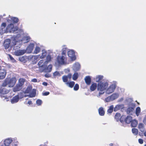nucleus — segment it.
Instances as JSON below:
<instances>
[{
	"label": "nucleus",
	"mask_w": 146,
	"mask_h": 146,
	"mask_svg": "<svg viewBox=\"0 0 146 146\" xmlns=\"http://www.w3.org/2000/svg\"><path fill=\"white\" fill-rule=\"evenodd\" d=\"M11 20L15 23H17L19 20L16 17H12L11 18Z\"/></svg>",
	"instance_id": "nucleus-42"
},
{
	"label": "nucleus",
	"mask_w": 146,
	"mask_h": 146,
	"mask_svg": "<svg viewBox=\"0 0 146 146\" xmlns=\"http://www.w3.org/2000/svg\"><path fill=\"white\" fill-rule=\"evenodd\" d=\"M40 50V49L38 46H36L34 50L33 53L34 54H37L39 53Z\"/></svg>",
	"instance_id": "nucleus-34"
},
{
	"label": "nucleus",
	"mask_w": 146,
	"mask_h": 146,
	"mask_svg": "<svg viewBox=\"0 0 146 146\" xmlns=\"http://www.w3.org/2000/svg\"><path fill=\"white\" fill-rule=\"evenodd\" d=\"M80 68V65L78 62L75 63L73 66V69L74 70L78 71Z\"/></svg>",
	"instance_id": "nucleus-15"
},
{
	"label": "nucleus",
	"mask_w": 146,
	"mask_h": 146,
	"mask_svg": "<svg viewBox=\"0 0 146 146\" xmlns=\"http://www.w3.org/2000/svg\"><path fill=\"white\" fill-rule=\"evenodd\" d=\"M28 104L29 105H31L32 104V102L31 101H29L28 102Z\"/></svg>",
	"instance_id": "nucleus-57"
},
{
	"label": "nucleus",
	"mask_w": 146,
	"mask_h": 146,
	"mask_svg": "<svg viewBox=\"0 0 146 146\" xmlns=\"http://www.w3.org/2000/svg\"><path fill=\"white\" fill-rule=\"evenodd\" d=\"M103 76L102 75H98L95 78L96 81V82H98V83L101 82H104L103 81H100L101 80L103 79Z\"/></svg>",
	"instance_id": "nucleus-20"
},
{
	"label": "nucleus",
	"mask_w": 146,
	"mask_h": 146,
	"mask_svg": "<svg viewBox=\"0 0 146 146\" xmlns=\"http://www.w3.org/2000/svg\"><path fill=\"white\" fill-rule=\"evenodd\" d=\"M131 125L132 127H136L137 124L138 122L137 120L134 119L131 121Z\"/></svg>",
	"instance_id": "nucleus-29"
},
{
	"label": "nucleus",
	"mask_w": 146,
	"mask_h": 146,
	"mask_svg": "<svg viewBox=\"0 0 146 146\" xmlns=\"http://www.w3.org/2000/svg\"><path fill=\"white\" fill-rule=\"evenodd\" d=\"M145 146H146V145H145Z\"/></svg>",
	"instance_id": "nucleus-64"
},
{
	"label": "nucleus",
	"mask_w": 146,
	"mask_h": 146,
	"mask_svg": "<svg viewBox=\"0 0 146 146\" xmlns=\"http://www.w3.org/2000/svg\"><path fill=\"white\" fill-rule=\"evenodd\" d=\"M132 117L130 116H128L125 119V121L127 123H129L132 121Z\"/></svg>",
	"instance_id": "nucleus-28"
},
{
	"label": "nucleus",
	"mask_w": 146,
	"mask_h": 146,
	"mask_svg": "<svg viewBox=\"0 0 146 146\" xmlns=\"http://www.w3.org/2000/svg\"><path fill=\"white\" fill-rule=\"evenodd\" d=\"M6 26V23H3L1 25V30L0 31V33L1 35L8 33L7 31V28L6 29L5 28Z\"/></svg>",
	"instance_id": "nucleus-9"
},
{
	"label": "nucleus",
	"mask_w": 146,
	"mask_h": 146,
	"mask_svg": "<svg viewBox=\"0 0 146 146\" xmlns=\"http://www.w3.org/2000/svg\"><path fill=\"white\" fill-rule=\"evenodd\" d=\"M64 71L66 73H67L70 72V70L68 68L64 70Z\"/></svg>",
	"instance_id": "nucleus-53"
},
{
	"label": "nucleus",
	"mask_w": 146,
	"mask_h": 146,
	"mask_svg": "<svg viewBox=\"0 0 146 146\" xmlns=\"http://www.w3.org/2000/svg\"><path fill=\"white\" fill-rule=\"evenodd\" d=\"M67 48L66 47L63 48L62 49V55H66V52Z\"/></svg>",
	"instance_id": "nucleus-41"
},
{
	"label": "nucleus",
	"mask_w": 146,
	"mask_h": 146,
	"mask_svg": "<svg viewBox=\"0 0 146 146\" xmlns=\"http://www.w3.org/2000/svg\"><path fill=\"white\" fill-rule=\"evenodd\" d=\"M53 75L55 76H61V74L58 72H55L53 73Z\"/></svg>",
	"instance_id": "nucleus-44"
},
{
	"label": "nucleus",
	"mask_w": 146,
	"mask_h": 146,
	"mask_svg": "<svg viewBox=\"0 0 146 146\" xmlns=\"http://www.w3.org/2000/svg\"><path fill=\"white\" fill-rule=\"evenodd\" d=\"M1 97L2 98V99L3 100H6V101H8V100H7L8 99H9V98L7 97V96H1Z\"/></svg>",
	"instance_id": "nucleus-47"
},
{
	"label": "nucleus",
	"mask_w": 146,
	"mask_h": 146,
	"mask_svg": "<svg viewBox=\"0 0 146 146\" xmlns=\"http://www.w3.org/2000/svg\"><path fill=\"white\" fill-rule=\"evenodd\" d=\"M17 27H14V25L12 24H10L8 25L7 27V31L8 32H13L17 30Z\"/></svg>",
	"instance_id": "nucleus-7"
},
{
	"label": "nucleus",
	"mask_w": 146,
	"mask_h": 146,
	"mask_svg": "<svg viewBox=\"0 0 146 146\" xmlns=\"http://www.w3.org/2000/svg\"><path fill=\"white\" fill-rule=\"evenodd\" d=\"M49 92H45L43 94V95L44 96H47V95H49Z\"/></svg>",
	"instance_id": "nucleus-54"
},
{
	"label": "nucleus",
	"mask_w": 146,
	"mask_h": 146,
	"mask_svg": "<svg viewBox=\"0 0 146 146\" xmlns=\"http://www.w3.org/2000/svg\"><path fill=\"white\" fill-rule=\"evenodd\" d=\"M52 66L51 65H49L47 67L45 68L43 72H50L51 71L52 69Z\"/></svg>",
	"instance_id": "nucleus-21"
},
{
	"label": "nucleus",
	"mask_w": 146,
	"mask_h": 146,
	"mask_svg": "<svg viewBox=\"0 0 146 146\" xmlns=\"http://www.w3.org/2000/svg\"><path fill=\"white\" fill-rule=\"evenodd\" d=\"M42 84L45 86H46L47 85V83L46 82H43L42 83Z\"/></svg>",
	"instance_id": "nucleus-56"
},
{
	"label": "nucleus",
	"mask_w": 146,
	"mask_h": 146,
	"mask_svg": "<svg viewBox=\"0 0 146 146\" xmlns=\"http://www.w3.org/2000/svg\"><path fill=\"white\" fill-rule=\"evenodd\" d=\"M11 40L9 39H6L4 42V46L5 49L9 48L10 46Z\"/></svg>",
	"instance_id": "nucleus-11"
},
{
	"label": "nucleus",
	"mask_w": 146,
	"mask_h": 146,
	"mask_svg": "<svg viewBox=\"0 0 146 146\" xmlns=\"http://www.w3.org/2000/svg\"><path fill=\"white\" fill-rule=\"evenodd\" d=\"M20 33L19 34L17 35V36H15L13 40V44L15 42L14 44L13 49L15 50H16L18 48H19L20 47L21 45L20 44L21 43V42H23L24 43H27L29 42L30 39V37L28 36L23 37L22 39H20L21 36V35H22L23 33V30L22 29H19L18 31Z\"/></svg>",
	"instance_id": "nucleus-2"
},
{
	"label": "nucleus",
	"mask_w": 146,
	"mask_h": 146,
	"mask_svg": "<svg viewBox=\"0 0 146 146\" xmlns=\"http://www.w3.org/2000/svg\"><path fill=\"white\" fill-rule=\"evenodd\" d=\"M62 79L64 82H67L68 79L66 76H64L62 77Z\"/></svg>",
	"instance_id": "nucleus-43"
},
{
	"label": "nucleus",
	"mask_w": 146,
	"mask_h": 146,
	"mask_svg": "<svg viewBox=\"0 0 146 146\" xmlns=\"http://www.w3.org/2000/svg\"><path fill=\"white\" fill-rule=\"evenodd\" d=\"M22 88V87L17 84L14 87L13 90L14 92H16L20 91Z\"/></svg>",
	"instance_id": "nucleus-17"
},
{
	"label": "nucleus",
	"mask_w": 146,
	"mask_h": 146,
	"mask_svg": "<svg viewBox=\"0 0 146 146\" xmlns=\"http://www.w3.org/2000/svg\"><path fill=\"white\" fill-rule=\"evenodd\" d=\"M26 52V50H20L15 51L14 52L15 55L17 56H19L23 55Z\"/></svg>",
	"instance_id": "nucleus-10"
},
{
	"label": "nucleus",
	"mask_w": 146,
	"mask_h": 146,
	"mask_svg": "<svg viewBox=\"0 0 146 146\" xmlns=\"http://www.w3.org/2000/svg\"><path fill=\"white\" fill-rule=\"evenodd\" d=\"M9 58L12 61V62H14L15 61V60L14 59V58L10 55H9Z\"/></svg>",
	"instance_id": "nucleus-51"
},
{
	"label": "nucleus",
	"mask_w": 146,
	"mask_h": 146,
	"mask_svg": "<svg viewBox=\"0 0 146 146\" xmlns=\"http://www.w3.org/2000/svg\"><path fill=\"white\" fill-rule=\"evenodd\" d=\"M144 119H146V117H145Z\"/></svg>",
	"instance_id": "nucleus-62"
},
{
	"label": "nucleus",
	"mask_w": 146,
	"mask_h": 146,
	"mask_svg": "<svg viewBox=\"0 0 146 146\" xmlns=\"http://www.w3.org/2000/svg\"><path fill=\"white\" fill-rule=\"evenodd\" d=\"M47 64V61L44 60H41L39 61L38 65L39 66L40 70L41 72H43Z\"/></svg>",
	"instance_id": "nucleus-4"
},
{
	"label": "nucleus",
	"mask_w": 146,
	"mask_h": 146,
	"mask_svg": "<svg viewBox=\"0 0 146 146\" xmlns=\"http://www.w3.org/2000/svg\"><path fill=\"white\" fill-rule=\"evenodd\" d=\"M115 119L117 121H118L120 120V121L122 122V121L121 119V114L119 113H117L115 115Z\"/></svg>",
	"instance_id": "nucleus-25"
},
{
	"label": "nucleus",
	"mask_w": 146,
	"mask_h": 146,
	"mask_svg": "<svg viewBox=\"0 0 146 146\" xmlns=\"http://www.w3.org/2000/svg\"><path fill=\"white\" fill-rule=\"evenodd\" d=\"M113 144L112 143H110V146H112Z\"/></svg>",
	"instance_id": "nucleus-61"
},
{
	"label": "nucleus",
	"mask_w": 146,
	"mask_h": 146,
	"mask_svg": "<svg viewBox=\"0 0 146 146\" xmlns=\"http://www.w3.org/2000/svg\"><path fill=\"white\" fill-rule=\"evenodd\" d=\"M66 76L67 77L68 79L70 80L72 78V74L70 73H69Z\"/></svg>",
	"instance_id": "nucleus-50"
},
{
	"label": "nucleus",
	"mask_w": 146,
	"mask_h": 146,
	"mask_svg": "<svg viewBox=\"0 0 146 146\" xmlns=\"http://www.w3.org/2000/svg\"><path fill=\"white\" fill-rule=\"evenodd\" d=\"M66 84L69 87L72 88L74 86L75 82H67Z\"/></svg>",
	"instance_id": "nucleus-38"
},
{
	"label": "nucleus",
	"mask_w": 146,
	"mask_h": 146,
	"mask_svg": "<svg viewBox=\"0 0 146 146\" xmlns=\"http://www.w3.org/2000/svg\"><path fill=\"white\" fill-rule=\"evenodd\" d=\"M9 91L4 88L0 89V94H5L8 93Z\"/></svg>",
	"instance_id": "nucleus-23"
},
{
	"label": "nucleus",
	"mask_w": 146,
	"mask_h": 146,
	"mask_svg": "<svg viewBox=\"0 0 146 146\" xmlns=\"http://www.w3.org/2000/svg\"><path fill=\"white\" fill-rule=\"evenodd\" d=\"M51 59V57L50 55H48L46 57V61H47V63L48 62L50 61Z\"/></svg>",
	"instance_id": "nucleus-49"
},
{
	"label": "nucleus",
	"mask_w": 146,
	"mask_h": 146,
	"mask_svg": "<svg viewBox=\"0 0 146 146\" xmlns=\"http://www.w3.org/2000/svg\"><path fill=\"white\" fill-rule=\"evenodd\" d=\"M144 135L146 137V131L144 133Z\"/></svg>",
	"instance_id": "nucleus-60"
},
{
	"label": "nucleus",
	"mask_w": 146,
	"mask_h": 146,
	"mask_svg": "<svg viewBox=\"0 0 146 146\" xmlns=\"http://www.w3.org/2000/svg\"><path fill=\"white\" fill-rule=\"evenodd\" d=\"M42 101L40 100H38L36 101V103L38 106L42 104Z\"/></svg>",
	"instance_id": "nucleus-48"
},
{
	"label": "nucleus",
	"mask_w": 146,
	"mask_h": 146,
	"mask_svg": "<svg viewBox=\"0 0 146 146\" xmlns=\"http://www.w3.org/2000/svg\"><path fill=\"white\" fill-rule=\"evenodd\" d=\"M99 113L100 115H104V111L103 108L101 107L99 108L98 110Z\"/></svg>",
	"instance_id": "nucleus-30"
},
{
	"label": "nucleus",
	"mask_w": 146,
	"mask_h": 146,
	"mask_svg": "<svg viewBox=\"0 0 146 146\" xmlns=\"http://www.w3.org/2000/svg\"><path fill=\"white\" fill-rule=\"evenodd\" d=\"M29 95H24V97H26L27 96L29 97Z\"/></svg>",
	"instance_id": "nucleus-59"
},
{
	"label": "nucleus",
	"mask_w": 146,
	"mask_h": 146,
	"mask_svg": "<svg viewBox=\"0 0 146 146\" xmlns=\"http://www.w3.org/2000/svg\"><path fill=\"white\" fill-rule=\"evenodd\" d=\"M57 60L58 63L60 64H66L67 58L66 55H61L58 56Z\"/></svg>",
	"instance_id": "nucleus-5"
},
{
	"label": "nucleus",
	"mask_w": 146,
	"mask_h": 146,
	"mask_svg": "<svg viewBox=\"0 0 146 146\" xmlns=\"http://www.w3.org/2000/svg\"><path fill=\"white\" fill-rule=\"evenodd\" d=\"M36 95V90L33 89L31 93L29 95V96L30 98H32L35 97Z\"/></svg>",
	"instance_id": "nucleus-32"
},
{
	"label": "nucleus",
	"mask_w": 146,
	"mask_h": 146,
	"mask_svg": "<svg viewBox=\"0 0 146 146\" xmlns=\"http://www.w3.org/2000/svg\"><path fill=\"white\" fill-rule=\"evenodd\" d=\"M25 82V79L23 78L20 79L19 80L17 84H19L22 87Z\"/></svg>",
	"instance_id": "nucleus-33"
},
{
	"label": "nucleus",
	"mask_w": 146,
	"mask_h": 146,
	"mask_svg": "<svg viewBox=\"0 0 146 146\" xmlns=\"http://www.w3.org/2000/svg\"><path fill=\"white\" fill-rule=\"evenodd\" d=\"M45 77L48 78V77H50V76L48 74H46L45 75Z\"/></svg>",
	"instance_id": "nucleus-58"
},
{
	"label": "nucleus",
	"mask_w": 146,
	"mask_h": 146,
	"mask_svg": "<svg viewBox=\"0 0 146 146\" xmlns=\"http://www.w3.org/2000/svg\"><path fill=\"white\" fill-rule=\"evenodd\" d=\"M117 82H113L112 84L108 86V83L106 82H101L98 84L97 91L99 92L97 96L100 97L105 92L107 94H109L113 92L116 87Z\"/></svg>",
	"instance_id": "nucleus-1"
},
{
	"label": "nucleus",
	"mask_w": 146,
	"mask_h": 146,
	"mask_svg": "<svg viewBox=\"0 0 146 146\" xmlns=\"http://www.w3.org/2000/svg\"><path fill=\"white\" fill-rule=\"evenodd\" d=\"M127 112L128 114L131 115L134 112V108L132 107L129 108L127 109Z\"/></svg>",
	"instance_id": "nucleus-22"
},
{
	"label": "nucleus",
	"mask_w": 146,
	"mask_h": 146,
	"mask_svg": "<svg viewBox=\"0 0 146 146\" xmlns=\"http://www.w3.org/2000/svg\"><path fill=\"white\" fill-rule=\"evenodd\" d=\"M17 80L15 77L12 78L10 79H7L4 81L3 83V86H5L8 85L9 87H13L15 85Z\"/></svg>",
	"instance_id": "nucleus-3"
},
{
	"label": "nucleus",
	"mask_w": 146,
	"mask_h": 146,
	"mask_svg": "<svg viewBox=\"0 0 146 146\" xmlns=\"http://www.w3.org/2000/svg\"><path fill=\"white\" fill-rule=\"evenodd\" d=\"M39 55L33 56L31 57V60L33 64H35L36 63V62L39 59Z\"/></svg>",
	"instance_id": "nucleus-12"
},
{
	"label": "nucleus",
	"mask_w": 146,
	"mask_h": 146,
	"mask_svg": "<svg viewBox=\"0 0 146 146\" xmlns=\"http://www.w3.org/2000/svg\"><path fill=\"white\" fill-rule=\"evenodd\" d=\"M24 93L23 92H21L19 93L18 94L19 98L21 99L24 97Z\"/></svg>",
	"instance_id": "nucleus-45"
},
{
	"label": "nucleus",
	"mask_w": 146,
	"mask_h": 146,
	"mask_svg": "<svg viewBox=\"0 0 146 146\" xmlns=\"http://www.w3.org/2000/svg\"><path fill=\"white\" fill-rule=\"evenodd\" d=\"M98 85H97L96 83H94L91 86L90 89L92 91H94L97 88Z\"/></svg>",
	"instance_id": "nucleus-24"
},
{
	"label": "nucleus",
	"mask_w": 146,
	"mask_h": 146,
	"mask_svg": "<svg viewBox=\"0 0 146 146\" xmlns=\"http://www.w3.org/2000/svg\"><path fill=\"white\" fill-rule=\"evenodd\" d=\"M18 95H17L13 97L11 100V102L12 104H14L17 103L19 100Z\"/></svg>",
	"instance_id": "nucleus-16"
},
{
	"label": "nucleus",
	"mask_w": 146,
	"mask_h": 146,
	"mask_svg": "<svg viewBox=\"0 0 146 146\" xmlns=\"http://www.w3.org/2000/svg\"><path fill=\"white\" fill-rule=\"evenodd\" d=\"M123 108V105H117L114 108V111H116L120 109H122Z\"/></svg>",
	"instance_id": "nucleus-19"
},
{
	"label": "nucleus",
	"mask_w": 146,
	"mask_h": 146,
	"mask_svg": "<svg viewBox=\"0 0 146 146\" xmlns=\"http://www.w3.org/2000/svg\"><path fill=\"white\" fill-rule=\"evenodd\" d=\"M6 72L5 70H1L0 72V79H2L4 78L6 76Z\"/></svg>",
	"instance_id": "nucleus-18"
},
{
	"label": "nucleus",
	"mask_w": 146,
	"mask_h": 146,
	"mask_svg": "<svg viewBox=\"0 0 146 146\" xmlns=\"http://www.w3.org/2000/svg\"><path fill=\"white\" fill-rule=\"evenodd\" d=\"M138 141H139V143H140L141 144H142L143 142V140L142 139H139Z\"/></svg>",
	"instance_id": "nucleus-52"
},
{
	"label": "nucleus",
	"mask_w": 146,
	"mask_h": 146,
	"mask_svg": "<svg viewBox=\"0 0 146 146\" xmlns=\"http://www.w3.org/2000/svg\"><path fill=\"white\" fill-rule=\"evenodd\" d=\"M141 112L140 108L138 107L136 109V114L137 116H138Z\"/></svg>",
	"instance_id": "nucleus-35"
},
{
	"label": "nucleus",
	"mask_w": 146,
	"mask_h": 146,
	"mask_svg": "<svg viewBox=\"0 0 146 146\" xmlns=\"http://www.w3.org/2000/svg\"><path fill=\"white\" fill-rule=\"evenodd\" d=\"M13 141L12 138H9L5 139L4 141V144L5 146H9Z\"/></svg>",
	"instance_id": "nucleus-13"
},
{
	"label": "nucleus",
	"mask_w": 146,
	"mask_h": 146,
	"mask_svg": "<svg viewBox=\"0 0 146 146\" xmlns=\"http://www.w3.org/2000/svg\"><path fill=\"white\" fill-rule=\"evenodd\" d=\"M78 74L77 73H75L72 76V79L74 80H76L78 78Z\"/></svg>",
	"instance_id": "nucleus-36"
},
{
	"label": "nucleus",
	"mask_w": 146,
	"mask_h": 146,
	"mask_svg": "<svg viewBox=\"0 0 146 146\" xmlns=\"http://www.w3.org/2000/svg\"><path fill=\"white\" fill-rule=\"evenodd\" d=\"M138 128L142 132H143L144 130V125L142 123H139L138 124Z\"/></svg>",
	"instance_id": "nucleus-27"
},
{
	"label": "nucleus",
	"mask_w": 146,
	"mask_h": 146,
	"mask_svg": "<svg viewBox=\"0 0 146 146\" xmlns=\"http://www.w3.org/2000/svg\"><path fill=\"white\" fill-rule=\"evenodd\" d=\"M114 107L113 105H112L110 106L109 109L108 110V113H111L113 111Z\"/></svg>",
	"instance_id": "nucleus-37"
},
{
	"label": "nucleus",
	"mask_w": 146,
	"mask_h": 146,
	"mask_svg": "<svg viewBox=\"0 0 146 146\" xmlns=\"http://www.w3.org/2000/svg\"><path fill=\"white\" fill-rule=\"evenodd\" d=\"M119 96V94L117 93H114L111 95L108 96L105 99V101L106 102H109L111 101H113L117 98Z\"/></svg>",
	"instance_id": "nucleus-6"
},
{
	"label": "nucleus",
	"mask_w": 146,
	"mask_h": 146,
	"mask_svg": "<svg viewBox=\"0 0 146 146\" xmlns=\"http://www.w3.org/2000/svg\"><path fill=\"white\" fill-rule=\"evenodd\" d=\"M143 122H144L145 121H144V120H143Z\"/></svg>",
	"instance_id": "nucleus-63"
},
{
	"label": "nucleus",
	"mask_w": 146,
	"mask_h": 146,
	"mask_svg": "<svg viewBox=\"0 0 146 146\" xmlns=\"http://www.w3.org/2000/svg\"><path fill=\"white\" fill-rule=\"evenodd\" d=\"M32 82H37V80L36 79L34 78L32 79L31 80Z\"/></svg>",
	"instance_id": "nucleus-55"
},
{
	"label": "nucleus",
	"mask_w": 146,
	"mask_h": 146,
	"mask_svg": "<svg viewBox=\"0 0 146 146\" xmlns=\"http://www.w3.org/2000/svg\"><path fill=\"white\" fill-rule=\"evenodd\" d=\"M34 44L33 43L30 44L27 48V51L28 52L30 53L31 52L34 47Z\"/></svg>",
	"instance_id": "nucleus-14"
},
{
	"label": "nucleus",
	"mask_w": 146,
	"mask_h": 146,
	"mask_svg": "<svg viewBox=\"0 0 146 146\" xmlns=\"http://www.w3.org/2000/svg\"><path fill=\"white\" fill-rule=\"evenodd\" d=\"M85 80L87 84L89 85L90 84L91 82V79L90 76H86L85 78Z\"/></svg>",
	"instance_id": "nucleus-26"
},
{
	"label": "nucleus",
	"mask_w": 146,
	"mask_h": 146,
	"mask_svg": "<svg viewBox=\"0 0 146 146\" xmlns=\"http://www.w3.org/2000/svg\"><path fill=\"white\" fill-rule=\"evenodd\" d=\"M31 90V87H28L25 91H23V92L24 93V94L29 93L30 92Z\"/></svg>",
	"instance_id": "nucleus-39"
},
{
	"label": "nucleus",
	"mask_w": 146,
	"mask_h": 146,
	"mask_svg": "<svg viewBox=\"0 0 146 146\" xmlns=\"http://www.w3.org/2000/svg\"><path fill=\"white\" fill-rule=\"evenodd\" d=\"M79 88V86L78 84H76L74 86V89L75 91H77L78 90Z\"/></svg>",
	"instance_id": "nucleus-46"
},
{
	"label": "nucleus",
	"mask_w": 146,
	"mask_h": 146,
	"mask_svg": "<svg viewBox=\"0 0 146 146\" xmlns=\"http://www.w3.org/2000/svg\"><path fill=\"white\" fill-rule=\"evenodd\" d=\"M47 54V52L45 50H43L42 51V55L40 57V58H44L46 56Z\"/></svg>",
	"instance_id": "nucleus-31"
},
{
	"label": "nucleus",
	"mask_w": 146,
	"mask_h": 146,
	"mask_svg": "<svg viewBox=\"0 0 146 146\" xmlns=\"http://www.w3.org/2000/svg\"><path fill=\"white\" fill-rule=\"evenodd\" d=\"M68 55L72 60L73 61L75 60L76 57L75 55V52L73 50H71L68 51Z\"/></svg>",
	"instance_id": "nucleus-8"
},
{
	"label": "nucleus",
	"mask_w": 146,
	"mask_h": 146,
	"mask_svg": "<svg viewBox=\"0 0 146 146\" xmlns=\"http://www.w3.org/2000/svg\"><path fill=\"white\" fill-rule=\"evenodd\" d=\"M133 133L135 135H136L138 133V131L137 129L135 128H133L132 130Z\"/></svg>",
	"instance_id": "nucleus-40"
}]
</instances>
